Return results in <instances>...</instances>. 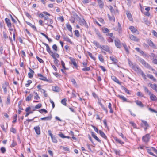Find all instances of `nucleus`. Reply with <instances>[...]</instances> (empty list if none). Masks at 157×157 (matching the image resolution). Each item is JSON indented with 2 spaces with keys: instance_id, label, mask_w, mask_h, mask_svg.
Segmentation results:
<instances>
[{
  "instance_id": "41",
  "label": "nucleus",
  "mask_w": 157,
  "mask_h": 157,
  "mask_svg": "<svg viewBox=\"0 0 157 157\" xmlns=\"http://www.w3.org/2000/svg\"><path fill=\"white\" fill-rule=\"evenodd\" d=\"M150 56L152 58L151 59L157 58V57L153 53H151L150 55Z\"/></svg>"
},
{
  "instance_id": "10",
  "label": "nucleus",
  "mask_w": 157,
  "mask_h": 157,
  "mask_svg": "<svg viewBox=\"0 0 157 157\" xmlns=\"http://www.w3.org/2000/svg\"><path fill=\"white\" fill-rule=\"evenodd\" d=\"M148 86H150V87L157 92V84H152L151 83H149L148 84Z\"/></svg>"
},
{
  "instance_id": "18",
  "label": "nucleus",
  "mask_w": 157,
  "mask_h": 157,
  "mask_svg": "<svg viewBox=\"0 0 157 157\" xmlns=\"http://www.w3.org/2000/svg\"><path fill=\"white\" fill-rule=\"evenodd\" d=\"M62 36L64 40L68 42L71 44H72V42L71 40L68 37H67L66 36L63 35Z\"/></svg>"
},
{
  "instance_id": "37",
  "label": "nucleus",
  "mask_w": 157,
  "mask_h": 157,
  "mask_svg": "<svg viewBox=\"0 0 157 157\" xmlns=\"http://www.w3.org/2000/svg\"><path fill=\"white\" fill-rule=\"evenodd\" d=\"M52 90L56 92L59 91V88L57 86H54L52 87Z\"/></svg>"
},
{
  "instance_id": "29",
  "label": "nucleus",
  "mask_w": 157,
  "mask_h": 157,
  "mask_svg": "<svg viewBox=\"0 0 157 157\" xmlns=\"http://www.w3.org/2000/svg\"><path fill=\"white\" fill-rule=\"evenodd\" d=\"M135 102L137 105H138L141 107H144L143 104L140 101H135Z\"/></svg>"
},
{
  "instance_id": "62",
  "label": "nucleus",
  "mask_w": 157,
  "mask_h": 157,
  "mask_svg": "<svg viewBox=\"0 0 157 157\" xmlns=\"http://www.w3.org/2000/svg\"><path fill=\"white\" fill-rule=\"evenodd\" d=\"M92 127L93 128L94 130L97 133H98L99 131L98 130V129L95 126L93 125H92Z\"/></svg>"
},
{
  "instance_id": "42",
  "label": "nucleus",
  "mask_w": 157,
  "mask_h": 157,
  "mask_svg": "<svg viewBox=\"0 0 157 157\" xmlns=\"http://www.w3.org/2000/svg\"><path fill=\"white\" fill-rule=\"evenodd\" d=\"M67 101V100L65 98H64L61 101V103L63 104V105L66 106L67 103H66V102Z\"/></svg>"
},
{
  "instance_id": "32",
  "label": "nucleus",
  "mask_w": 157,
  "mask_h": 157,
  "mask_svg": "<svg viewBox=\"0 0 157 157\" xmlns=\"http://www.w3.org/2000/svg\"><path fill=\"white\" fill-rule=\"evenodd\" d=\"M143 87L144 89V91L145 93L148 94L149 95L151 94V92L149 91V90L147 87L144 86Z\"/></svg>"
},
{
  "instance_id": "47",
  "label": "nucleus",
  "mask_w": 157,
  "mask_h": 157,
  "mask_svg": "<svg viewBox=\"0 0 157 157\" xmlns=\"http://www.w3.org/2000/svg\"><path fill=\"white\" fill-rule=\"evenodd\" d=\"M115 140L117 142L119 143H120L121 144H122L124 143L121 140H120V139H119L118 138H115Z\"/></svg>"
},
{
  "instance_id": "33",
  "label": "nucleus",
  "mask_w": 157,
  "mask_h": 157,
  "mask_svg": "<svg viewBox=\"0 0 157 157\" xmlns=\"http://www.w3.org/2000/svg\"><path fill=\"white\" fill-rule=\"evenodd\" d=\"M108 107L110 109V113H113V111L112 109V105L110 103H109Z\"/></svg>"
},
{
  "instance_id": "58",
  "label": "nucleus",
  "mask_w": 157,
  "mask_h": 157,
  "mask_svg": "<svg viewBox=\"0 0 157 157\" xmlns=\"http://www.w3.org/2000/svg\"><path fill=\"white\" fill-rule=\"evenodd\" d=\"M90 68L89 67H87L83 68L82 69V70L84 71H90Z\"/></svg>"
},
{
  "instance_id": "14",
  "label": "nucleus",
  "mask_w": 157,
  "mask_h": 157,
  "mask_svg": "<svg viewBox=\"0 0 157 157\" xmlns=\"http://www.w3.org/2000/svg\"><path fill=\"white\" fill-rule=\"evenodd\" d=\"M36 133L38 135H39L40 133V128L39 126H37L34 128Z\"/></svg>"
},
{
  "instance_id": "1",
  "label": "nucleus",
  "mask_w": 157,
  "mask_h": 157,
  "mask_svg": "<svg viewBox=\"0 0 157 157\" xmlns=\"http://www.w3.org/2000/svg\"><path fill=\"white\" fill-rule=\"evenodd\" d=\"M133 69L138 73L141 74L144 79H146V75L144 74L143 72L139 67L134 66L133 67Z\"/></svg>"
},
{
  "instance_id": "15",
  "label": "nucleus",
  "mask_w": 157,
  "mask_h": 157,
  "mask_svg": "<svg viewBox=\"0 0 157 157\" xmlns=\"http://www.w3.org/2000/svg\"><path fill=\"white\" fill-rule=\"evenodd\" d=\"M112 79L113 80L114 82H116L119 85H121V82H120L119 80L117 78L114 76H112L111 77Z\"/></svg>"
},
{
  "instance_id": "23",
  "label": "nucleus",
  "mask_w": 157,
  "mask_h": 157,
  "mask_svg": "<svg viewBox=\"0 0 157 157\" xmlns=\"http://www.w3.org/2000/svg\"><path fill=\"white\" fill-rule=\"evenodd\" d=\"M150 97L152 101H155L157 100V98L154 95L151 94Z\"/></svg>"
},
{
  "instance_id": "31",
  "label": "nucleus",
  "mask_w": 157,
  "mask_h": 157,
  "mask_svg": "<svg viewBox=\"0 0 157 157\" xmlns=\"http://www.w3.org/2000/svg\"><path fill=\"white\" fill-rule=\"evenodd\" d=\"M108 18L110 21H113V22L115 21V18L114 16L111 17L109 14H107Z\"/></svg>"
},
{
  "instance_id": "63",
  "label": "nucleus",
  "mask_w": 157,
  "mask_h": 157,
  "mask_svg": "<svg viewBox=\"0 0 157 157\" xmlns=\"http://www.w3.org/2000/svg\"><path fill=\"white\" fill-rule=\"evenodd\" d=\"M58 135L61 137L63 138H65V136L62 132L58 134Z\"/></svg>"
},
{
  "instance_id": "5",
  "label": "nucleus",
  "mask_w": 157,
  "mask_h": 157,
  "mask_svg": "<svg viewBox=\"0 0 157 157\" xmlns=\"http://www.w3.org/2000/svg\"><path fill=\"white\" fill-rule=\"evenodd\" d=\"M129 29L133 33H136L137 35L139 34V32L138 30L133 26H130Z\"/></svg>"
},
{
  "instance_id": "26",
  "label": "nucleus",
  "mask_w": 157,
  "mask_h": 157,
  "mask_svg": "<svg viewBox=\"0 0 157 157\" xmlns=\"http://www.w3.org/2000/svg\"><path fill=\"white\" fill-rule=\"evenodd\" d=\"M51 56L54 59V63L56 65H58V60L56 58V57H55V56H54V54Z\"/></svg>"
},
{
  "instance_id": "3",
  "label": "nucleus",
  "mask_w": 157,
  "mask_h": 157,
  "mask_svg": "<svg viewBox=\"0 0 157 157\" xmlns=\"http://www.w3.org/2000/svg\"><path fill=\"white\" fill-rule=\"evenodd\" d=\"M101 49H102L107 52L109 54L111 53V52L110 50L109 47L107 45H102L101 46Z\"/></svg>"
},
{
  "instance_id": "21",
  "label": "nucleus",
  "mask_w": 157,
  "mask_h": 157,
  "mask_svg": "<svg viewBox=\"0 0 157 157\" xmlns=\"http://www.w3.org/2000/svg\"><path fill=\"white\" fill-rule=\"evenodd\" d=\"M93 43L98 48H99L101 49L102 46L100 45L99 43L95 40H94Z\"/></svg>"
},
{
  "instance_id": "56",
  "label": "nucleus",
  "mask_w": 157,
  "mask_h": 157,
  "mask_svg": "<svg viewBox=\"0 0 157 157\" xmlns=\"http://www.w3.org/2000/svg\"><path fill=\"white\" fill-rule=\"evenodd\" d=\"M36 58L37 59V60L40 63H43L44 62V61H43V60L41 59L39 57L36 56Z\"/></svg>"
},
{
  "instance_id": "8",
  "label": "nucleus",
  "mask_w": 157,
  "mask_h": 157,
  "mask_svg": "<svg viewBox=\"0 0 157 157\" xmlns=\"http://www.w3.org/2000/svg\"><path fill=\"white\" fill-rule=\"evenodd\" d=\"M147 43L149 44V45L152 47L154 49H156V47L155 45L150 40L148 39L147 40Z\"/></svg>"
},
{
  "instance_id": "22",
  "label": "nucleus",
  "mask_w": 157,
  "mask_h": 157,
  "mask_svg": "<svg viewBox=\"0 0 157 157\" xmlns=\"http://www.w3.org/2000/svg\"><path fill=\"white\" fill-rule=\"evenodd\" d=\"M33 97V95L32 94H29L28 95L26 98V101H29L31 100V98Z\"/></svg>"
},
{
  "instance_id": "4",
  "label": "nucleus",
  "mask_w": 157,
  "mask_h": 157,
  "mask_svg": "<svg viewBox=\"0 0 157 157\" xmlns=\"http://www.w3.org/2000/svg\"><path fill=\"white\" fill-rule=\"evenodd\" d=\"M43 44L45 46H46V47L47 51L51 55V56L53 55H54V53H53V52L51 51L50 48L47 44L44 42H43Z\"/></svg>"
},
{
  "instance_id": "43",
  "label": "nucleus",
  "mask_w": 157,
  "mask_h": 157,
  "mask_svg": "<svg viewBox=\"0 0 157 157\" xmlns=\"http://www.w3.org/2000/svg\"><path fill=\"white\" fill-rule=\"evenodd\" d=\"M110 59L113 62L115 63H116L117 62V60L114 58L113 56L110 57Z\"/></svg>"
},
{
  "instance_id": "54",
  "label": "nucleus",
  "mask_w": 157,
  "mask_h": 157,
  "mask_svg": "<svg viewBox=\"0 0 157 157\" xmlns=\"http://www.w3.org/2000/svg\"><path fill=\"white\" fill-rule=\"evenodd\" d=\"M75 34L77 37H79V31L78 30H75Z\"/></svg>"
},
{
  "instance_id": "51",
  "label": "nucleus",
  "mask_w": 157,
  "mask_h": 157,
  "mask_svg": "<svg viewBox=\"0 0 157 157\" xmlns=\"http://www.w3.org/2000/svg\"><path fill=\"white\" fill-rule=\"evenodd\" d=\"M129 123L134 128H136V124L133 122L131 121Z\"/></svg>"
},
{
  "instance_id": "19",
  "label": "nucleus",
  "mask_w": 157,
  "mask_h": 157,
  "mask_svg": "<svg viewBox=\"0 0 157 157\" xmlns=\"http://www.w3.org/2000/svg\"><path fill=\"white\" fill-rule=\"evenodd\" d=\"M99 133L102 137L105 139H107V136L102 131L99 130Z\"/></svg>"
},
{
  "instance_id": "44",
  "label": "nucleus",
  "mask_w": 157,
  "mask_h": 157,
  "mask_svg": "<svg viewBox=\"0 0 157 157\" xmlns=\"http://www.w3.org/2000/svg\"><path fill=\"white\" fill-rule=\"evenodd\" d=\"M39 111L41 113H43V112H44L45 113H48V111L45 109H42Z\"/></svg>"
},
{
  "instance_id": "6",
  "label": "nucleus",
  "mask_w": 157,
  "mask_h": 157,
  "mask_svg": "<svg viewBox=\"0 0 157 157\" xmlns=\"http://www.w3.org/2000/svg\"><path fill=\"white\" fill-rule=\"evenodd\" d=\"M150 138V134H147L143 137L142 140L143 141L146 143L148 142Z\"/></svg>"
},
{
  "instance_id": "9",
  "label": "nucleus",
  "mask_w": 157,
  "mask_h": 157,
  "mask_svg": "<svg viewBox=\"0 0 157 157\" xmlns=\"http://www.w3.org/2000/svg\"><path fill=\"white\" fill-rule=\"evenodd\" d=\"M79 23L80 25L82 26H84L85 27H86L87 26L86 25V23L84 19L83 18L81 19L80 18L79 21Z\"/></svg>"
},
{
  "instance_id": "55",
  "label": "nucleus",
  "mask_w": 157,
  "mask_h": 157,
  "mask_svg": "<svg viewBox=\"0 0 157 157\" xmlns=\"http://www.w3.org/2000/svg\"><path fill=\"white\" fill-rule=\"evenodd\" d=\"M41 106H42V105L41 104H40V103L36 105L35 106V109H39L41 107Z\"/></svg>"
},
{
  "instance_id": "11",
  "label": "nucleus",
  "mask_w": 157,
  "mask_h": 157,
  "mask_svg": "<svg viewBox=\"0 0 157 157\" xmlns=\"http://www.w3.org/2000/svg\"><path fill=\"white\" fill-rule=\"evenodd\" d=\"M129 37L131 40L133 41H137L139 40V39L138 38L132 34H129Z\"/></svg>"
},
{
  "instance_id": "2",
  "label": "nucleus",
  "mask_w": 157,
  "mask_h": 157,
  "mask_svg": "<svg viewBox=\"0 0 157 157\" xmlns=\"http://www.w3.org/2000/svg\"><path fill=\"white\" fill-rule=\"evenodd\" d=\"M138 61L146 67H150V65H149V64L147 63L143 59L140 58H139Z\"/></svg>"
},
{
  "instance_id": "59",
  "label": "nucleus",
  "mask_w": 157,
  "mask_h": 157,
  "mask_svg": "<svg viewBox=\"0 0 157 157\" xmlns=\"http://www.w3.org/2000/svg\"><path fill=\"white\" fill-rule=\"evenodd\" d=\"M34 73H31V72H29L28 73V75L29 78H32L33 76V75Z\"/></svg>"
},
{
  "instance_id": "36",
  "label": "nucleus",
  "mask_w": 157,
  "mask_h": 157,
  "mask_svg": "<svg viewBox=\"0 0 157 157\" xmlns=\"http://www.w3.org/2000/svg\"><path fill=\"white\" fill-rule=\"evenodd\" d=\"M98 59L101 62H103L104 60L103 58V56L101 54L98 55Z\"/></svg>"
},
{
  "instance_id": "46",
  "label": "nucleus",
  "mask_w": 157,
  "mask_h": 157,
  "mask_svg": "<svg viewBox=\"0 0 157 157\" xmlns=\"http://www.w3.org/2000/svg\"><path fill=\"white\" fill-rule=\"evenodd\" d=\"M71 81L73 83V84L75 85V86H77V84L74 78H72L71 79Z\"/></svg>"
},
{
  "instance_id": "25",
  "label": "nucleus",
  "mask_w": 157,
  "mask_h": 157,
  "mask_svg": "<svg viewBox=\"0 0 157 157\" xmlns=\"http://www.w3.org/2000/svg\"><path fill=\"white\" fill-rule=\"evenodd\" d=\"M118 97H119L120 99L122 100L123 102H128V101L127 100V99L124 97L122 95H119Z\"/></svg>"
},
{
  "instance_id": "45",
  "label": "nucleus",
  "mask_w": 157,
  "mask_h": 157,
  "mask_svg": "<svg viewBox=\"0 0 157 157\" xmlns=\"http://www.w3.org/2000/svg\"><path fill=\"white\" fill-rule=\"evenodd\" d=\"M118 28L117 29V30L118 31V32L119 33H121V24L119 22H118Z\"/></svg>"
},
{
  "instance_id": "20",
  "label": "nucleus",
  "mask_w": 157,
  "mask_h": 157,
  "mask_svg": "<svg viewBox=\"0 0 157 157\" xmlns=\"http://www.w3.org/2000/svg\"><path fill=\"white\" fill-rule=\"evenodd\" d=\"M52 118V117L51 115H50L49 116H48L45 117H44L43 118H40V120H50Z\"/></svg>"
},
{
  "instance_id": "57",
  "label": "nucleus",
  "mask_w": 157,
  "mask_h": 157,
  "mask_svg": "<svg viewBox=\"0 0 157 157\" xmlns=\"http://www.w3.org/2000/svg\"><path fill=\"white\" fill-rule=\"evenodd\" d=\"M17 144L13 140L12 141V143L11 145V147H13L15 146Z\"/></svg>"
},
{
  "instance_id": "35",
  "label": "nucleus",
  "mask_w": 157,
  "mask_h": 157,
  "mask_svg": "<svg viewBox=\"0 0 157 157\" xmlns=\"http://www.w3.org/2000/svg\"><path fill=\"white\" fill-rule=\"evenodd\" d=\"M36 117H34V118L32 119H27L26 121H25L24 122V124H28L30 122H31L32 121H33L34 118H36Z\"/></svg>"
},
{
  "instance_id": "40",
  "label": "nucleus",
  "mask_w": 157,
  "mask_h": 157,
  "mask_svg": "<svg viewBox=\"0 0 157 157\" xmlns=\"http://www.w3.org/2000/svg\"><path fill=\"white\" fill-rule=\"evenodd\" d=\"M123 46H124V49L127 53H128L129 52V51L128 50V48L126 45L125 44H122Z\"/></svg>"
},
{
  "instance_id": "13",
  "label": "nucleus",
  "mask_w": 157,
  "mask_h": 157,
  "mask_svg": "<svg viewBox=\"0 0 157 157\" xmlns=\"http://www.w3.org/2000/svg\"><path fill=\"white\" fill-rule=\"evenodd\" d=\"M115 44L116 46L119 48H120L121 45L120 44V41L118 39H116L115 40Z\"/></svg>"
},
{
  "instance_id": "24",
  "label": "nucleus",
  "mask_w": 157,
  "mask_h": 157,
  "mask_svg": "<svg viewBox=\"0 0 157 157\" xmlns=\"http://www.w3.org/2000/svg\"><path fill=\"white\" fill-rule=\"evenodd\" d=\"M147 77L149 78L152 79L153 81H156V79L153 77V76L152 75L148 74L147 75Z\"/></svg>"
},
{
  "instance_id": "17",
  "label": "nucleus",
  "mask_w": 157,
  "mask_h": 157,
  "mask_svg": "<svg viewBox=\"0 0 157 157\" xmlns=\"http://www.w3.org/2000/svg\"><path fill=\"white\" fill-rule=\"evenodd\" d=\"M92 136L97 141L101 143V140L95 135L94 133L92 132H91Z\"/></svg>"
},
{
  "instance_id": "53",
  "label": "nucleus",
  "mask_w": 157,
  "mask_h": 157,
  "mask_svg": "<svg viewBox=\"0 0 157 157\" xmlns=\"http://www.w3.org/2000/svg\"><path fill=\"white\" fill-rule=\"evenodd\" d=\"M53 49L55 51H57V47L56 44H54L52 47Z\"/></svg>"
},
{
  "instance_id": "48",
  "label": "nucleus",
  "mask_w": 157,
  "mask_h": 157,
  "mask_svg": "<svg viewBox=\"0 0 157 157\" xmlns=\"http://www.w3.org/2000/svg\"><path fill=\"white\" fill-rule=\"evenodd\" d=\"M17 114H16L15 116L13 117V123H15L16 122L17 119Z\"/></svg>"
},
{
  "instance_id": "34",
  "label": "nucleus",
  "mask_w": 157,
  "mask_h": 157,
  "mask_svg": "<svg viewBox=\"0 0 157 157\" xmlns=\"http://www.w3.org/2000/svg\"><path fill=\"white\" fill-rule=\"evenodd\" d=\"M142 122L144 124L145 127H149L150 126L147 122V121L144 120H141Z\"/></svg>"
},
{
  "instance_id": "28",
  "label": "nucleus",
  "mask_w": 157,
  "mask_h": 157,
  "mask_svg": "<svg viewBox=\"0 0 157 157\" xmlns=\"http://www.w3.org/2000/svg\"><path fill=\"white\" fill-rule=\"evenodd\" d=\"M121 88L122 89L124 90L125 92L127 94H131L129 92V91L123 86H121Z\"/></svg>"
},
{
  "instance_id": "12",
  "label": "nucleus",
  "mask_w": 157,
  "mask_h": 157,
  "mask_svg": "<svg viewBox=\"0 0 157 157\" xmlns=\"http://www.w3.org/2000/svg\"><path fill=\"white\" fill-rule=\"evenodd\" d=\"M69 59L70 60L71 63L73 64L74 66L76 69H77L78 66L76 62L75 61V60L74 58L71 57H70Z\"/></svg>"
},
{
  "instance_id": "16",
  "label": "nucleus",
  "mask_w": 157,
  "mask_h": 157,
  "mask_svg": "<svg viewBox=\"0 0 157 157\" xmlns=\"http://www.w3.org/2000/svg\"><path fill=\"white\" fill-rule=\"evenodd\" d=\"M5 21L9 27H11L12 24L10 22V20L9 19L7 18H6L5 19Z\"/></svg>"
},
{
  "instance_id": "7",
  "label": "nucleus",
  "mask_w": 157,
  "mask_h": 157,
  "mask_svg": "<svg viewBox=\"0 0 157 157\" xmlns=\"http://www.w3.org/2000/svg\"><path fill=\"white\" fill-rule=\"evenodd\" d=\"M37 75L38 77H40L39 78V79L41 80L46 81L47 82H49V80H48L46 77L43 76L42 74L40 73H38L37 74Z\"/></svg>"
},
{
  "instance_id": "61",
  "label": "nucleus",
  "mask_w": 157,
  "mask_h": 157,
  "mask_svg": "<svg viewBox=\"0 0 157 157\" xmlns=\"http://www.w3.org/2000/svg\"><path fill=\"white\" fill-rule=\"evenodd\" d=\"M36 96H35L34 98L36 100H38L40 99V97L39 96L38 94L36 92H34Z\"/></svg>"
},
{
  "instance_id": "64",
  "label": "nucleus",
  "mask_w": 157,
  "mask_h": 157,
  "mask_svg": "<svg viewBox=\"0 0 157 157\" xmlns=\"http://www.w3.org/2000/svg\"><path fill=\"white\" fill-rule=\"evenodd\" d=\"M152 33L154 36L157 38V32L155 30H153L152 31Z\"/></svg>"
},
{
  "instance_id": "49",
  "label": "nucleus",
  "mask_w": 157,
  "mask_h": 157,
  "mask_svg": "<svg viewBox=\"0 0 157 157\" xmlns=\"http://www.w3.org/2000/svg\"><path fill=\"white\" fill-rule=\"evenodd\" d=\"M102 31L104 33H106L108 32L109 29L108 28H102Z\"/></svg>"
},
{
  "instance_id": "60",
  "label": "nucleus",
  "mask_w": 157,
  "mask_h": 157,
  "mask_svg": "<svg viewBox=\"0 0 157 157\" xmlns=\"http://www.w3.org/2000/svg\"><path fill=\"white\" fill-rule=\"evenodd\" d=\"M0 150L2 153H4L6 151L5 148L4 147H2L1 148Z\"/></svg>"
},
{
  "instance_id": "39",
  "label": "nucleus",
  "mask_w": 157,
  "mask_h": 157,
  "mask_svg": "<svg viewBox=\"0 0 157 157\" xmlns=\"http://www.w3.org/2000/svg\"><path fill=\"white\" fill-rule=\"evenodd\" d=\"M26 23L28 25H29L32 28H33L34 30H36V29L35 26L34 25L32 24L30 22H27V21H26Z\"/></svg>"
},
{
  "instance_id": "27",
  "label": "nucleus",
  "mask_w": 157,
  "mask_h": 157,
  "mask_svg": "<svg viewBox=\"0 0 157 157\" xmlns=\"http://www.w3.org/2000/svg\"><path fill=\"white\" fill-rule=\"evenodd\" d=\"M98 1L99 7L101 8H102L104 6L103 2L101 0H98Z\"/></svg>"
},
{
  "instance_id": "50",
  "label": "nucleus",
  "mask_w": 157,
  "mask_h": 157,
  "mask_svg": "<svg viewBox=\"0 0 157 157\" xmlns=\"http://www.w3.org/2000/svg\"><path fill=\"white\" fill-rule=\"evenodd\" d=\"M27 83L25 84V86L26 87H29L30 84L32 83V81L31 80H29L27 81Z\"/></svg>"
},
{
  "instance_id": "30",
  "label": "nucleus",
  "mask_w": 157,
  "mask_h": 157,
  "mask_svg": "<svg viewBox=\"0 0 157 157\" xmlns=\"http://www.w3.org/2000/svg\"><path fill=\"white\" fill-rule=\"evenodd\" d=\"M52 140V141L55 143H56L57 142V140L56 139V137L53 135L51 137Z\"/></svg>"
},
{
  "instance_id": "38",
  "label": "nucleus",
  "mask_w": 157,
  "mask_h": 157,
  "mask_svg": "<svg viewBox=\"0 0 157 157\" xmlns=\"http://www.w3.org/2000/svg\"><path fill=\"white\" fill-rule=\"evenodd\" d=\"M66 26L68 30L70 32H72V28L69 24H67Z\"/></svg>"
},
{
  "instance_id": "52",
  "label": "nucleus",
  "mask_w": 157,
  "mask_h": 157,
  "mask_svg": "<svg viewBox=\"0 0 157 157\" xmlns=\"http://www.w3.org/2000/svg\"><path fill=\"white\" fill-rule=\"evenodd\" d=\"M127 15L129 19L130 20L132 21V15L130 13H127Z\"/></svg>"
}]
</instances>
